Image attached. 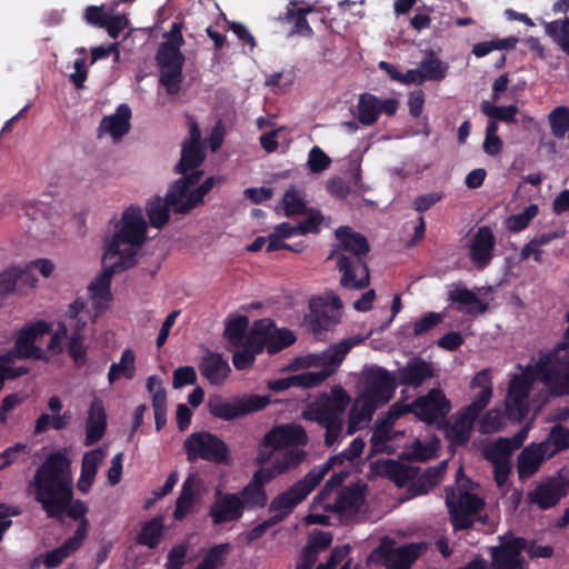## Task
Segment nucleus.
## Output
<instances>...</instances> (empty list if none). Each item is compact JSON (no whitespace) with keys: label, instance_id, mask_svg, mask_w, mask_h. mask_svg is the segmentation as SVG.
<instances>
[{"label":"nucleus","instance_id":"bf43d9fd","mask_svg":"<svg viewBox=\"0 0 569 569\" xmlns=\"http://www.w3.org/2000/svg\"><path fill=\"white\" fill-rule=\"evenodd\" d=\"M495 102L482 101L480 104L481 111L489 117L490 119L503 121L508 123L516 122V116L519 112V109L515 104H510L507 107H496Z\"/></svg>","mask_w":569,"mask_h":569},{"label":"nucleus","instance_id":"2f4dec72","mask_svg":"<svg viewBox=\"0 0 569 569\" xmlns=\"http://www.w3.org/2000/svg\"><path fill=\"white\" fill-rule=\"evenodd\" d=\"M549 458L540 443L527 446L517 458L519 478L523 480L532 477L539 470L541 463Z\"/></svg>","mask_w":569,"mask_h":569},{"label":"nucleus","instance_id":"c85d7f7f","mask_svg":"<svg viewBox=\"0 0 569 569\" xmlns=\"http://www.w3.org/2000/svg\"><path fill=\"white\" fill-rule=\"evenodd\" d=\"M495 243V236L487 226L478 228L472 236L469 244L470 258L479 268L486 267L491 260Z\"/></svg>","mask_w":569,"mask_h":569},{"label":"nucleus","instance_id":"a18cd8bd","mask_svg":"<svg viewBox=\"0 0 569 569\" xmlns=\"http://www.w3.org/2000/svg\"><path fill=\"white\" fill-rule=\"evenodd\" d=\"M194 478L189 476L182 483L179 497L176 500L173 510V518L177 521H182L187 515L191 511L192 506L197 501V495L193 489Z\"/></svg>","mask_w":569,"mask_h":569},{"label":"nucleus","instance_id":"5fc2aeb1","mask_svg":"<svg viewBox=\"0 0 569 569\" xmlns=\"http://www.w3.org/2000/svg\"><path fill=\"white\" fill-rule=\"evenodd\" d=\"M237 495L241 497L243 510L246 508L260 509L266 507L268 502V495L266 489L251 481H249Z\"/></svg>","mask_w":569,"mask_h":569},{"label":"nucleus","instance_id":"680f3d73","mask_svg":"<svg viewBox=\"0 0 569 569\" xmlns=\"http://www.w3.org/2000/svg\"><path fill=\"white\" fill-rule=\"evenodd\" d=\"M306 456L307 453L303 449L291 448L286 450L281 456H278L272 463L276 469L279 470V473L283 475L297 468L306 459Z\"/></svg>","mask_w":569,"mask_h":569},{"label":"nucleus","instance_id":"e2e57ef3","mask_svg":"<svg viewBox=\"0 0 569 569\" xmlns=\"http://www.w3.org/2000/svg\"><path fill=\"white\" fill-rule=\"evenodd\" d=\"M439 448V440L433 439L427 445L421 443L418 439L415 440L410 451H406L401 455L403 460H416L425 461L432 458Z\"/></svg>","mask_w":569,"mask_h":569},{"label":"nucleus","instance_id":"864d4df0","mask_svg":"<svg viewBox=\"0 0 569 569\" xmlns=\"http://www.w3.org/2000/svg\"><path fill=\"white\" fill-rule=\"evenodd\" d=\"M162 531V518L154 517L144 522L136 541L138 545L147 546L148 548L153 549L159 545Z\"/></svg>","mask_w":569,"mask_h":569},{"label":"nucleus","instance_id":"423d86ee","mask_svg":"<svg viewBox=\"0 0 569 569\" xmlns=\"http://www.w3.org/2000/svg\"><path fill=\"white\" fill-rule=\"evenodd\" d=\"M539 380L555 397L569 396V341H561L536 362Z\"/></svg>","mask_w":569,"mask_h":569},{"label":"nucleus","instance_id":"6e6552de","mask_svg":"<svg viewBox=\"0 0 569 569\" xmlns=\"http://www.w3.org/2000/svg\"><path fill=\"white\" fill-rule=\"evenodd\" d=\"M419 468L393 461V485L399 492L393 491V498L399 503L413 497L425 495L439 485L442 477L439 471L429 468L418 477Z\"/></svg>","mask_w":569,"mask_h":569},{"label":"nucleus","instance_id":"a878e982","mask_svg":"<svg viewBox=\"0 0 569 569\" xmlns=\"http://www.w3.org/2000/svg\"><path fill=\"white\" fill-rule=\"evenodd\" d=\"M107 430V412L103 400L94 397L90 403L86 422V446H92L100 441Z\"/></svg>","mask_w":569,"mask_h":569},{"label":"nucleus","instance_id":"9d476101","mask_svg":"<svg viewBox=\"0 0 569 569\" xmlns=\"http://www.w3.org/2000/svg\"><path fill=\"white\" fill-rule=\"evenodd\" d=\"M184 450L190 462L202 459L214 463H223L229 455L227 443L208 431L192 432L184 441Z\"/></svg>","mask_w":569,"mask_h":569},{"label":"nucleus","instance_id":"1a4fd4ad","mask_svg":"<svg viewBox=\"0 0 569 569\" xmlns=\"http://www.w3.org/2000/svg\"><path fill=\"white\" fill-rule=\"evenodd\" d=\"M325 478V471L315 467L305 477L286 491L277 495L269 505V511L274 512L273 518L286 520L295 508L301 503Z\"/></svg>","mask_w":569,"mask_h":569},{"label":"nucleus","instance_id":"412c9836","mask_svg":"<svg viewBox=\"0 0 569 569\" xmlns=\"http://www.w3.org/2000/svg\"><path fill=\"white\" fill-rule=\"evenodd\" d=\"M203 176L202 170H197L194 172H190V174H181V177L174 180L166 196L168 204H171V209L174 213L186 214L191 210H184V206L188 202V199L191 197L193 189L200 182Z\"/></svg>","mask_w":569,"mask_h":569},{"label":"nucleus","instance_id":"e433bc0d","mask_svg":"<svg viewBox=\"0 0 569 569\" xmlns=\"http://www.w3.org/2000/svg\"><path fill=\"white\" fill-rule=\"evenodd\" d=\"M83 543V530H76L73 536L64 540V542L54 548L51 551L46 552L44 555H41L40 557L43 558V563L46 568L52 569L57 568L62 563V561L68 558L72 552L80 549V547Z\"/></svg>","mask_w":569,"mask_h":569},{"label":"nucleus","instance_id":"4468645a","mask_svg":"<svg viewBox=\"0 0 569 569\" xmlns=\"http://www.w3.org/2000/svg\"><path fill=\"white\" fill-rule=\"evenodd\" d=\"M131 259V254H128ZM102 272L89 284L88 290L94 308L106 309L108 302L111 300L112 295L110 291L111 279L113 274L124 271L132 267V261L119 262L117 260L106 261V256L102 257Z\"/></svg>","mask_w":569,"mask_h":569},{"label":"nucleus","instance_id":"f8f14e48","mask_svg":"<svg viewBox=\"0 0 569 569\" xmlns=\"http://www.w3.org/2000/svg\"><path fill=\"white\" fill-rule=\"evenodd\" d=\"M271 399L270 396L252 395L237 399L233 402L226 401L221 396H210L207 402L211 416L226 421L243 417L246 415L264 409Z\"/></svg>","mask_w":569,"mask_h":569},{"label":"nucleus","instance_id":"5701e85b","mask_svg":"<svg viewBox=\"0 0 569 569\" xmlns=\"http://www.w3.org/2000/svg\"><path fill=\"white\" fill-rule=\"evenodd\" d=\"M433 376L435 368L431 362L421 358H412L393 373V387L401 385L418 388Z\"/></svg>","mask_w":569,"mask_h":569},{"label":"nucleus","instance_id":"dca6fc26","mask_svg":"<svg viewBox=\"0 0 569 569\" xmlns=\"http://www.w3.org/2000/svg\"><path fill=\"white\" fill-rule=\"evenodd\" d=\"M51 331V325L46 320H38L37 322L23 327L14 341V352L19 359H34V360H48V357L43 349L37 347L34 341L38 337H41Z\"/></svg>","mask_w":569,"mask_h":569},{"label":"nucleus","instance_id":"4c0bfd02","mask_svg":"<svg viewBox=\"0 0 569 569\" xmlns=\"http://www.w3.org/2000/svg\"><path fill=\"white\" fill-rule=\"evenodd\" d=\"M131 109L121 103L112 116L104 117L100 123V130L111 134L113 139H120L130 130Z\"/></svg>","mask_w":569,"mask_h":569},{"label":"nucleus","instance_id":"09e8293b","mask_svg":"<svg viewBox=\"0 0 569 569\" xmlns=\"http://www.w3.org/2000/svg\"><path fill=\"white\" fill-rule=\"evenodd\" d=\"M171 204H168L167 196L162 199L156 196L149 200L146 206L147 216L151 227L161 229L167 224L170 218Z\"/></svg>","mask_w":569,"mask_h":569},{"label":"nucleus","instance_id":"473e14b6","mask_svg":"<svg viewBox=\"0 0 569 569\" xmlns=\"http://www.w3.org/2000/svg\"><path fill=\"white\" fill-rule=\"evenodd\" d=\"M470 388H479V392L476 395L473 401L467 406V409L471 415L476 417L488 406L492 397V381L490 371L485 369L479 371L471 380Z\"/></svg>","mask_w":569,"mask_h":569},{"label":"nucleus","instance_id":"58836bf2","mask_svg":"<svg viewBox=\"0 0 569 569\" xmlns=\"http://www.w3.org/2000/svg\"><path fill=\"white\" fill-rule=\"evenodd\" d=\"M102 459L103 451L99 448L84 453L80 477L77 482V488L80 492L87 493L91 489Z\"/></svg>","mask_w":569,"mask_h":569},{"label":"nucleus","instance_id":"f257e3e1","mask_svg":"<svg viewBox=\"0 0 569 569\" xmlns=\"http://www.w3.org/2000/svg\"><path fill=\"white\" fill-rule=\"evenodd\" d=\"M70 459L62 451L48 455L31 481L34 499L48 518L58 517L73 498Z\"/></svg>","mask_w":569,"mask_h":569},{"label":"nucleus","instance_id":"49530a36","mask_svg":"<svg viewBox=\"0 0 569 569\" xmlns=\"http://www.w3.org/2000/svg\"><path fill=\"white\" fill-rule=\"evenodd\" d=\"M539 443L545 449V453L551 458L558 452L569 449V429L558 423L551 428L548 437Z\"/></svg>","mask_w":569,"mask_h":569},{"label":"nucleus","instance_id":"79ce46f5","mask_svg":"<svg viewBox=\"0 0 569 569\" xmlns=\"http://www.w3.org/2000/svg\"><path fill=\"white\" fill-rule=\"evenodd\" d=\"M136 376V353L127 348L122 351L119 362L111 363L108 372L109 385L116 383L121 377L131 380Z\"/></svg>","mask_w":569,"mask_h":569},{"label":"nucleus","instance_id":"de8ad7c7","mask_svg":"<svg viewBox=\"0 0 569 569\" xmlns=\"http://www.w3.org/2000/svg\"><path fill=\"white\" fill-rule=\"evenodd\" d=\"M427 550L423 542L393 548V569H410L413 562Z\"/></svg>","mask_w":569,"mask_h":569},{"label":"nucleus","instance_id":"ddd939ff","mask_svg":"<svg viewBox=\"0 0 569 569\" xmlns=\"http://www.w3.org/2000/svg\"><path fill=\"white\" fill-rule=\"evenodd\" d=\"M521 370L520 375H516L509 382L508 396L506 398V410L509 418L512 419H521L528 412V397L535 381V378H538L536 371V365H528L522 368V366H518Z\"/></svg>","mask_w":569,"mask_h":569},{"label":"nucleus","instance_id":"37998d69","mask_svg":"<svg viewBox=\"0 0 569 569\" xmlns=\"http://www.w3.org/2000/svg\"><path fill=\"white\" fill-rule=\"evenodd\" d=\"M206 153L201 146L182 144L180 161L174 167V173L190 174L200 170L199 167L204 160Z\"/></svg>","mask_w":569,"mask_h":569},{"label":"nucleus","instance_id":"39448f33","mask_svg":"<svg viewBox=\"0 0 569 569\" xmlns=\"http://www.w3.org/2000/svg\"><path fill=\"white\" fill-rule=\"evenodd\" d=\"M147 238V222L138 206H130L124 210L119 230L108 243L104 256L106 261L117 260L127 262L131 254L132 267L137 263V254Z\"/></svg>","mask_w":569,"mask_h":569},{"label":"nucleus","instance_id":"6e6d98bb","mask_svg":"<svg viewBox=\"0 0 569 569\" xmlns=\"http://www.w3.org/2000/svg\"><path fill=\"white\" fill-rule=\"evenodd\" d=\"M281 204L286 217L306 214L309 209L303 199L302 192L295 186H291L286 190L281 199Z\"/></svg>","mask_w":569,"mask_h":569},{"label":"nucleus","instance_id":"052dcab7","mask_svg":"<svg viewBox=\"0 0 569 569\" xmlns=\"http://www.w3.org/2000/svg\"><path fill=\"white\" fill-rule=\"evenodd\" d=\"M551 133L558 139H562L569 133V108L557 107L548 116Z\"/></svg>","mask_w":569,"mask_h":569},{"label":"nucleus","instance_id":"20e7f679","mask_svg":"<svg viewBox=\"0 0 569 569\" xmlns=\"http://www.w3.org/2000/svg\"><path fill=\"white\" fill-rule=\"evenodd\" d=\"M350 401L348 392L341 386H336L330 393H322L303 410V419L316 422L326 429V447H332L341 437L343 413Z\"/></svg>","mask_w":569,"mask_h":569},{"label":"nucleus","instance_id":"f03ea898","mask_svg":"<svg viewBox=\"0 0 569 569\" xmlns=\"http://www.w3.org/2000/svg\"><path fill=\"white\" fill-rule=\"evenodd\" d=\"M339 241L329 259H336L337 269L341 273L340 284L345 289L361 290L370 284V272L367 256L370 244L367 238L349 226L336 230Z\"/></svg>","mask_w":569,"mask_h":569},{"label":"nucleus","instance_id":"c03bdc74","mask_svg":"<svg viewBox=\"0 0 569 569\" xmlns=\"http://www.w3.org/2000/svg\"><path fill=\"white\" fill-rule=\"evenodd\" d=\"M296 340L297 338L290 329L277 328L274 321L270 319L267 338V352L269 355H276L282 351L292 346Z\"/></svg>","mask_w":569,"mask_h":569},{"label":"nucleus","instance_id":"aec40b11","mask_svg":"<svg viewBox=\"0 0 569 569\" xmlns=\"http://www.w3.org/2000/svg\"><path fill=\"white\" fill-rule=\"evenodd\" d=\"M308 435L306 429L296 423L279 425L270 429L263 437V445L272 449L306 446Z\"/></svg>","mask_w":569,"mask_h":569},{"label":"nucleus","instance_id":"774afa93","mask_svg":"<svg viewBox=\"0 0 569 569\" xmlns=\"http://www.w3.org/2000/svg\"><path fill=\"white\" fill-rule=\"evenodd\" d=\"M30 455V447L24 443H16L0 453V470L19 461L26 460Z\"/></svg>","mask_w":569,"mask_h":569},{"label":"nucleus","instance_id":"cd10ccee","mask_svg":"<svg viewBox=\"0 0 569 569\" xmlns=\"http://www.w3.org/2000/svg\"><path fill=\"white\" fill-rule=\"evenodd\" d=\"M381 112L391 116V99L382 101L369 92L360 94L357 106V119L361 124H373Z\"/></svg>","mask_w":569,"mask_h":569},{"label":"nucleus","instance_id":"c756f323","mask_svg":"<svg viewBox=\"0 0 569 569\" xmlns=\"http://www.w3.org/2000/svg\"><path fill=\"white\" fill-rule=\"evenodd\" d=\"M365 338L356 336L341 340L338 343L331 345L321 356L323 369L312 371L313 373H327L328 378L338 369L342 363L348 352L357 345L362 342Z\"/></svg>","mask_w":569,"mask_h":569},{"label":"nucleus","instance_id":"13d9d810","mask_svg":"<svg viewBox=\"0 0 569 569\" xmlns=\"http://www.w3.org/2000/svg\"><path fill=\"white\" fill-rule=\"evenodd\" d=\"M229 551V543L214 545L209 548L202 560L194 569H219L226 563Z\"/></svg>","mask_w":569,"mask_h":569},{"label":"nucleus","instance_id":"a19ab883","mask_svg":"<svg viewBox=\"0 0 569 569\" xmlns=\"http://www.w3.org/2000/svg\"><path fill=\"white\" fill-rule=\"evenodd\" d=\"M268 326H270L269 318H262L253 321L248 330L243 345L257 355H260L264 349L267 350Z\"/></svg>","mask_w":569,"mask_h":569},{"label":"nucleus","instance_id":"bb28decb","mask_svg":"<svg viewBox=\"0 0 569 569\" xmlns=\"http://www.w3.org/2000/svg\"><path fill=\"white\" fill-rule=\"evenodd\" d=\"M199 371L210 385L221 386L229 377L231 369L222 355L208 350L201 358Z\"/></svg>","mask_w":569,"mask_h":569},{"label":"nucleus","instance_id":"7c9ffc66","mask_svg":"<svg viewBox=\"0 0 569 569\" xmlns=\"http://www.w3.org/2000/svg\"><path fill=\"white\" fill-rule=\"evenodd\" d=\"M380 407V405L359 396L349 411L347 435H353L366 428L375 411Z\"/></svg>","mask_w":569,"mask_h":569},{"label":"nucleus","instance_id":"f704fd0d","mask_svg":"<svg viewBox=\"0 0 569 569\" xmlns=\"http://www.w3.org/2000/svg\"><path fill=\"white\" fill-rule=\"evenodd\" d=\"M328 379L327 373H313L312 371L302 372L286 378H280L268 382V388L274 392L284 391L291 387L312 388Z\"/></svg>","mask_w":569,"mask_h":569},{"label":"nucleus","instance_id":"9b49d317","mask_svg":"<svg viewBox=\"0 0 569 569\" xmlns=\"http://www.w3.org/2000/svg\"><path fill=\"white\" fill-rule=\"evenodd\" d=\"M157 66L160 71L159 83L164 87L170 96L177 94L183 80L182 68L186 58L177 46L161 44L156 54Z\"/></svg>","mask_w":569,"mask_h":569},{"label":"nucleus","instance_id":"ea45409f","mask_svg":"<svg viewBox=\"0 0 569 569\" xmlns=\"http://www.w3.org/2000/svg\"><path fill=\"white\" fill-rule=\"evenodd\" d=\"M365 499L363 489L358 485L345 487L336 498L331 507L337 513L355 512L362 505Z\"/></svg>","mask_w":569,"mask_h":569},{"label":"nucleus","instance_id":"4d7b16f0","mask_svg":"<svg viewBox=\"0 0 569 569\" xmlns=\"http://www.w3.org/2000/svg\"><path fill=\"white\" fill-rule=\"evenodd\" d=\"M87 512H88V507L83 501H81L79 499H77V500L72 499L67 503L63 511L58 517H54L53 519L61 520L62 517L64 515H67L71 519L78 520L79 525H78L77 530H80V529L83 530V540H84L88 536L89 527H90L89 520L86 518Z\"/></svg>","mask_w":569,"mask_h":569},{"label":"nucleus","instance_id":"a211bd4d","mask_svg":"<svg viewBox=\"0 0 569 569\" xmlns=\"http://www.w3.org/2000/svg\"><path fill=\"white\" fill-rule=\"evenodd\" d=\"M37 283L38 278L23 266H10L0 272V298L27 295Z\"/></svg>","mask_w":569,"mask_h":569},{"label":"nucleus","instance_id":"0e129e2a","mask_svg":"<svg viewBox=\"0 0 569 569\" xmlns=\"http://www.w3.org/2000/svg\"><path fill=\"white\" fill-rule=\"evenodd\" d=\"M545 31L569 54V19L547 22L545 24Z\"/></svg>","mask_w":569,"mask_h":569},{"label":"nucleus","instance_id":"72a5a7b5","mask_svg":"<svg viewBox=\"0 0 569 569\" xmlns=\"http://www.w3.org/2000/svg\"><path fill=\"white\" fill-rule=\"evenodd\" d=\"M478 417L471 415L467 409L458 413L446 425V436L455 446H463L468 442L473 422Z\"/></svg>","mask_w":569,"mask_h":569},{"label":"nucleus","instance_id":"b1692460","mask_svg":"<svg viewBox=\"0 0 569 569\" xmlns=\"http://www.w3.org/2000/svg\"><path fill=\"white\" fill-rule=\"evenodd\" d=\"M530 425L523 426L513 437L499 438L485 448V456L492 465H511L512 452L520 448L528 437Z\"/></svg>","mask_w":569,"mask_h":569},{"label":"nucleus","instance_id":"7ed1b4c3","mask_svg":"<svg viewBox=\"0 0 569 569\" xmlns=\"http://www.w3.org/2000/svg\"><path fill=\"white\" fill-rule=\"evenodd\" d=\"M446 506L455 530L469 529L476 521L487 519L480 515L485 500L479 495V487L462 475V468L457 472L456 485L446 488Z\"/></svg>","mask_w":569,"mask_h":569},{"label":"nucleus","instance_id":"603ef678","mask_svg":"<svg viewBox=\"0 0 569 569\" xmlns=\"http://www.w3.org/2000/svg\"><path fill=\"white\" fill-rule=\"evenodd\" d=\"M383 420L371 436V455L387 451V442L391 440V408L383 413Z\"/></svg>","mask_w":569,"mask_h":569},{"label":"nucleus","instance_id":"393cba45","mask_svg":"<svg viewBox=\"0 0 569 569\" xmlns=\"http://www.w3.org/2000/svg\"><path fill=\"white\" fill-rule=\"evenodd\" d=\"M309 308L310 312L306 316V322L317 338H321L323 332L332 330L340 322L341 315L327 311L321 299H311Z\"/></svg>","mask_w":569,"mask_h":569},{"label":"nucleus","instance_id":"6ab92c4d","mask_svg":"<svg viewBox=\"0 0 569 569\" xmlns=\"http://www.w3.org/2000/svg\"><path fill=\"white\" fill-rule=\"evenodd\" d=\"M380 406L391 399V372L373 367L363 375V390L360 395Z\"/></svg>","mask_w":569,"mask_h":569},{"label":"nucleus","instance_id":"c9c22d12","mask_svg":"<svg viewBox=\"0 0 569 569\" xmlns=\"http://www.w3.org/2000/svg\"><path fill=\"white\" fill-rule=\"evenodd\" d=\"M297 0H290L287 6V11L283 16L278 19L281 22L293 23L292 29L289 31V36L298 34L302 37H311L313 30L310 27L307 14L312 11L311 7L297 8Z\"/></svg>","mask_w":569,"mask_h":569},{"label":"nucleus","instance_id":"3c124183","mask_svg":"<svg viewBox=\"0 0 569 569\" xmlns=\"http://www.w3.org/2000/svg\"><path fill=\"white\" fill-rule=\"evenodd\" d=\"M249 319L247 316L239 315L226 322L223 336L234 348L243 345V340L248 332Z\"/></svg>","mask_w":569,"mask_h":569},{"label":"nucleus","instance_id":"0eeeda50","mask_svg":"<svg viewBox=\"0 0 569 569\" xmlns=\"http://www.w3.org/2000/svg\"><path fill=\"white\" fill-rule=\"evenodd\" d=\"M451 410V403L443 391L433 388L425 396L417 398L411 403L398 401L393 403V420L405 413H415V416L428 423L440 427Z\"/></svg>","mask_w":569,"mask_h":569},{"label":"nucleus","instance_id":"8fccbe9b","mask_svg":"<svg viewBox=\"0 0 569 569\" xmlns=\"http://www.w3.org/2000/svg\"><path fill=\"white\" fill-rule=\"evenodd\" d=\"M365 446V441L361 438H355L341 453L330 457L327 462L321 466H316L315 469L323 470L326 476L331 468L337 465H342L345 460L352 461L359 458Z\"/></svg>","mask_w":569,"mask_h":569},{"label":"nucleus","instance_id":"338daca9","mask_svg":"<svg viewBox=\"0 0 569 569\" xmlns=\"http://www.w3.org/2000/svg\"><path fill=\"white\" fill-rule=\"evenodd\" d=\"M332 542V535L331 532L326 531H315L307 543V546L302 549L301 552L305 555L308 552V555L317 561V553L320 550H326L330 547Z\"/></svg>","mask_w":569,"mask_h":569},{"label":"nucleus","instance_id":"f3484780","mask_svg":"<svg viewBox=\"0 0 569 569\" xmlns=\"http://www.w3.org/2000/svg\"><path fill=\"white\" fill-rule=\"evenodd\" d=\"M243 512V506L239 495L216 490L214 500L209 507L208 516L213 526H221L227 522L240 520Z\"/></svg>","mask_w":569,"mask_h":569},{"label":"nucleus","instance_id":"4be33fe9","mask_svg":"<svg viewBox=\"0 0 569 569\" xmlns=\"http://www.w3.org/2000/svg\"><path fill=\"white\" fill-rule=\"evenodd\" d=\"M525 540L516 538L503 541L500 546L491 547V567L495 569H525V558L521 552Z\"/></svg>","mask_w":569,"mask_h":569},{"label":"nucleus","instance_id":"2eb2a0df","mask_svg":"<svg viewBox=\"0 0 569 569\" xmlns=\"http://www.w3.org/2000/svg\"><path fill=\"white\" fill-rule=\"evenodd\" d=\"M568 492L569 477L562 476L560 471L558 475L538 482L536 487L527 493V499L530 503L545 510L555 507Z\"/></svg>","mask_w":569,"mask_h":569},{"label":"nucleus","instance_id":"69168bd1","mask_svg":"<svg viewBox=\"0 0 569 569\" xmlns=\"http://www.w3.org/2000/svg\"><path fill=\"white\" fill-rule=\"evenodd\" d=\"M420 69L425 80H441L447 73L448 66L438 59L433 53H429L420 62Z\"/></svg>","mask_w":569,"mask_h":569}]
</instances>
